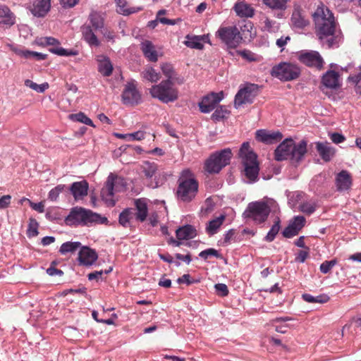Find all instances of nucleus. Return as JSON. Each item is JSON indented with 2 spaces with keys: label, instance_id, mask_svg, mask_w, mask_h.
Segmentation results:
<instances>
[{
  "label": "nucleus",
  "instance_id": "nucleus-1",
  "mask_svg": "<svg viewBox=\"0 0 361 361\" xmlns=\"http://www.w3.org/2000/svg\"><path fill=\"white\" fill-rule=\"evenodd\" d=\"M312 16L316 35L320 40L335 34L336 23L335 18L328 8L324 6H318Z\"/></svg>",
  "mask_w": 361,
  "mask_h": 361
},
{
  "label": "nucleus",
  "instance_id": "nucleus-2",
  "mask_svg": "<svg viewBox=\"0 0 361 361\" xmlns=\"http://www.w3.org/2000/svg\"><path fill=\"white\" fill-rule=\"evenodd\" d=\"M306 152L307 142L305 140H302L295 145L293 139L288 138L277 146L274 153L275 159L281 161L289 159L298 163L305 157Z\"/></svg>",
  "mask_w": 361,
  "mask_h": 361
},
{
  "label": "nucleus",
  "instance_id": "nucleus-3",
  "mask_svg": "<svg viewBox=\"0 0 361 361\" xmlns=\"http://www.w3.org/2000/svg\"><path fill=\"white\" fill-rule=\"evenodd\" d=\"M67 225H84L87 226L92 223L106 224L108 219L93 212L91 210L82 207H74L65 220Z\"/></svg>",
  "mask_w": 361,
  "mask_h": 361
},
{
  "label": "nucleus",
  "instance_id": "nucleus-4",
  "mask_svg": "<svg viewBox=\"0 0 361 361\" xmlns=\"http://www.w3.org/2000/svg\"><path fill=\"white\" fill-rule=\"evenodd\" d=\"M198 183L192 176L189 169H185L178 178V186L177 190L178 197L183 202H188L193 200L197 195Z\"/></svg>",
  "mask_w": 361,
  "mask_h": 361
},
{
  "label": "nucleus",
  "instance_id": "nucleus-5",
  "mask_svg": "<svg viewBox=\"0 0 361 361\" xmlns=\"http://www.w3.org/2000/svg\"><path fill=\"white\" fill-rule=\"evenodd\" d=\"M126 187V181L123 178L111 173L106 180L104 188L100 191L102 200L110 207L116 204L114 193L121 192Z\"/></svg>",
  "mask_w": 361,
  "mask_h": 361
},
{
  "label": "nucleus",
  "instance_id": "nucleus-6",
  "mask_svg": "<svg viewBox=\"0 0 361 361\" xmlns=\"http://www.w3.org/2000/svg\"><path fill=\"white\" fill-rule=\"evenodd\" d=\"M232 157L233 154L229 148L216 151L204 161V169L208 173H218L231 163Z\"/></svg>",
  "mask_w": 361,
  "mask_h": 361
},
{
  "label": "nucleus",
  "instance_id": "nucleus-7",
  "mask_svg": "<svg viewBox=\"0 0 361 361\" xmlns=\"http://www.w3.org/2000/svg\"><path fill=\"white\" fill-rule=\"evenodd\" d=\"M135 209L128 208L122 211L118 216V222L123 227L130 226V221L135 219L137 221L143 222L147 216V206L145 199L135 200Z\"/></svg>",
  "mask_w": 361,
  "mask_h": 361
},
{
  "label": "nucleus",
  "instance_id": "nucleus-8",
  "mask_svg": "<svg viewBox=\"0 0 361 361\" xmlns=\"http://www.w3.org/2000/svg\"><path fill=\"white\" fill-rule=\"evenodd\" d=\"M270 207L264 201H255L250 202L243 212L245 219H251L256 224H262L267 220L270 213Z\"/></svg>",
  "mask_w": 361,
  "mask_h": 361
},
{
  "label": "nucleus",
  "instance_id": "nucleus-9",
  "mask_svg": "<svg viewBox=\"0 0 361 361\" xmlns=\"http://www.w3.org/2000/svg\"><path fill=\"white\" fill-rule=\"evenodd\" d=\"M215 37L225 44L228 49H236L242 41L240 32L236 26H221L216 31Z\"/></svg>",
  "mask_w": 361,
  "mask_h": 361
},
{
  "label": "nucleus",
  "instance_id": "nucleus-10",
  "mask_svg": "<svg viewBox=\"0 0 361 361\" xmlns=\"http://www.w3.org/2000/svg\"><path fill=\"white\" fill-rule=\"evenodd\" d=\"M301 69L297 64L283 62L276 65L271 70V75L281 81H293L298 78Z\"/></svg>",
  "mask_w": 361,
  "mask_h": 361
},
{
  "label": "nucleus",
  "instance_id": "nucleus-11",
  "mask_svg": "<svg viewBox=\"0 0 361 361\" xmlns=\"http://www.w3.org/2000/svg\"><path fill=\"white\" fill-rule=\"evenodd\" d=\"M296 58L303 65L316 71H323L325 65L322 56L317 51L302 50L296 54Z\"/></svg>",
  "mask_w": 361,
  "mask_h": 361
},
{
  "label": "nucleus",
  "instance_id": "nucleus-12",
  "mask_svg": "<svg viewBox=\"0 0 361 361\" xmlns=\"http://www.w3.org/2000/svg\"><path fill=\"white\" fill-rule=\"evenodd\" d=\"M258 86L255 84L248 83L240 88L234 97V107L240 108L245 104H251L257 97Z\"/></svg>",
  "mask_w": 361,
  "mask_h": 361
},
{
  "label": "nucleus",
  "instance_id": "nucleus-13",
  "mask_svg": "<svg viewBox=\"0 0 361 361\" xmlns=\"http://www.w3.org/2000/svg\"><path fill=\"white\" fill-rule=\"evenodd\" d=\"M39 44L42 47L49 46V51L53 54L61 56H76L78 54L77 51L73 49H66L61 47V42L54 37H44L40 38Z\"/></svg>",
  "mask_w": 361,
  "mask_h": 361
},
{
  "label": "nucleus",
  "instance_id": "nucleus-14",
  "mask_svg": "<svg viewBox=\"0 0 361 361\" xmlns=\"http://www.w3.org/2000/svg\"><path fill=\"white\" fill-rule=\"evenodd\" d=\"M178 82L161 81L159 82V98L163 103H171L178 98Z\"/></svg>",
  "mask_w": 361,
  "mask_h": 361
},
{
  "label": "nucleus",
  "instance_id": "nucleus-15",
  "mask_svg": "<svg viewBox=\"0 0 361 361\" xmlns=\"http://www.w3.org/2000/svg\"><path fill=\"white\" fill-rule=\"evenodd\" d=\"M241 164L244 167V173L246 178L250 182H255L258 178L259 164L255 153H251L247 158L241 159Z\"/></svg>",
  "mask_w": 361,
  "mask_h": 361
},
{
  "label": "nucleus",
  "instance_id": "nucleus-16",
  "mask_svg": "<svg viewBox=\"0 0 361 361\" xmlns=\"http://www.w3.org/2000/svg\"><path fill=\"white\" fill-rule=\"evenodd\" d=\"M223 98V92H212L202 97L199 104L200 111L203 114H208L214 110Z\"/></svg>",
  "mask_w": 361,
  "mask_h": 361
},
{
  "label": "nucleus",
  "instance_id": "nucleus-17",
  "mask_svg": "<svg viewBox=\"0 0 361 361\" xmlns=\"http://www.w3.org/2000/svg\"><path fill=\"white\" fill-rule=\"evenodd\" d=\"M197 235V231L195 226L191 225H185L179 227L176 231V237L178 240L171 238V242L176 247H179L183 244L182 240L193 239Z\"/></svg>",
  "mask_w": 361,
  "mask_h": 361
},
{
  "label": "nucleus",
  "instance_id": "nucleus-18",
  "mask_svg": "<svg viewBox=\"0 0 361 361\" xmlns=\"http://www.w3.org/2000/svg\"><path fill=\"white\" fill-rule=\"evenodd\" d=\"M140 94L137 90L133 83H128L122 93V101L123 104L135 105L140 101Z\"/></svg>",
  "mask_w": 361,
  "mask_h": 361
},
{
  "label": "nucleus",
  "instance_id": "nucleus-19",
  "mask_svg": "<svg viewBox=\"0 0 361 361\" xmlns=\"http://www.w3.org/2000/svg\"><path fill=\"white\" fill-rule=\"evenodd\" d=\"M305 218L302 216H296L294 217L293 221L291 222L287 228H284L282 234L286 238H291L298 235L300 231L304 228L305 225Z\"/></svg>",
  "mask_w": 361,
  "mask_h": 361
},
{
  "label": "nucleus",
  "instance_id": "nucleus-20",
  "mask_svg": "<svg viewBox=\"0 0 361 361\" xmlns=\"http://www.w3.org/2000/svg\"><path fill=\"white\" fill-rule=\"evenodd\" d=\"M291 23L293 27L304 29L309 25L308 17L306 12L300 6H295L291 16Z\"/></svg>",
  "mask_w": 361,
  "mask_h": 361
},
{
  "label": "nucleus",
  "instance_id": "nucleus-21",
  "mask_svg": "<svg viewBox=\"0 0 361 361\" xmlns=\"http://www.w3.org/2000/svg\"><path fill=\"white\" fill-rule=\"evenodd\" d=\"M98 255L95 250L87 247H82L79 251L78 260L80 265L92 266L97 260Z\"/></svg>",
  "mask_w": 361,
  "mask_h": 361
},
{
  "label": "nucleus",
  "instance_id": "nucleus-22",
  "mask_svg": "<svg viewBox=\"0 0 361 361\" xmlns=\"http://www.w3.org/2000/svg\"><path fill=\"white\" fill-rule=\"evenodd\" d=\"M283 135L280 131L269 132L267 130H257L256 132V139L265 144H273L281 141Z\"/></svg>",
  "mask_w": 361,
  "mask_h": 361
},
{
  "label": "nucleus",
  "instance_id": "nucleus-23",
  "mask_svg": "<svg viewBox=\"0 0 361 361\" xmlns=\"http://www.w3.org/2000/svg\"><path fill=\"white\" fill-rule=\"evenodd\" d=\"M340 77L341 75L336 71L330 69L323 75L322 83L327 88H338L341 87Z\"/></svg>",
  "mask_w": 361,
  "mask_h": 361
},
{
  "label": "nucleus",
  "instance_id": "nucleus-24",
  "mask_svg": "<svg viewBox=\"0 0 361 361\" xmlns=\"http://www.w3.org/2000/svg\"><path fill=\"white\" fill-rule=\"evenodd\" d=\"M316 148L319 157H321L325 162L330 161L335 156V148L331 146L329 142H317L316 143Z\"/></svg>",
  "mask_w": 361,
  "mask_h": 361
},
{
  "label": "nucleus",
  "instance_id": "nucleus-25",
  "mask_svg": "<svg viewBox=\"0 0 361 361\" xmlns=\"http://www.w3.org/2000/svg\"><path fill=\"white\" fill-rule=\"evenodd\" d=\"M51 7L50 0H35L30 8L32 15L43 17L48 13Z\"/></svg>",
  "mask_w": 361,
  "mask_h": 361
},
{
  "label": "nucleus",
  "instance_id": "nucleus-26",
  "mask_svg": "<svg viewBox=\"0 0 361 361\" xmlns=\"http://www.w3.org/2000/svg\"><path fill=\"white\" fill-rule=\"evenodd\" d=\"M343 334L348 333L353 336H361V315L352 318L349 323L344 325L342 329Z\"/></svg>",
  "mask_w": 361,
  "mask_h": 361
},
{
  "label": "nucleus",
  "instance_id": "nucleus-27",
  "mask_svg": "<svg viewBox=\"0 0 361 361\" xmlns=\"http://www.w3.org/2000/svg\"><path fill=\"white\" fill-rule=\"evenodd\" d=\"M161 70L165 77L162 81L178 82V85L183 83V79L178 75L171 63L162 64Z\"/></svg>",
  "mask_w": 361,
  "mask_h": 361
},
{
  "label": "nucleus",
  "instance_id": "nucleus-28",
  "mask_svg": "<svg viewBox=\"0 0 361 361\" xmlns=\"http://www.w3.org/2000/svg\"><path fill=\"white\" fill-rule=\"evenodd\" d=\"M82 37H83L87 44L90 47H97L100 42L95 34V30L90 25H83L80 27Z\"/></svg>",
  "mask_w": 361,
  "mask_h": 361
},
{
  "label": "nucleus",
  "instance_id": "nucleus-29",
  "mask_svg": "<svg viewBox=\"0 0 361 361\" xmlns=\"http://www.w3.org/2000/svg\"><path fill=\"white\" fill-rule=\"evenodd\" d=\"M140 49L145 57L151 62H155L158 60V54L155 47L151 41L144 40L140 44Z\"/></svg>",
  "mask_w": 361,
  "mask_h": 361
},
{
  "label": "nucleus",
  "instance_id": "nucleus-30",
  "mask_svg": "<svg viewBox=\"0 0 361 361\" xmlns=\"http://www.w3.org/2000/svg\"><path fill=\"white\" fill-rule=\"evenodd\" d=\"M15 23V16L6 6H0V27H11Z\"/></svg>",
  "mask_w": 361,
  "mask_h": 361
},
{
  "label": "nucleus",
  "instance_id": "nucleus-31",
  "mask_svg": "<svg viewBox=\"0 0 361 361\" xmlns=\"http://www.w3.org/2000/svg\"><path fill=\"white\" fill-rule=\"evenodd\" d=\"M69 190H71L75 200H78L87 195L88 184L85 180L75 182Z\"/></svg>",
  "mask_w": 361,
  "mask_h": 361
},
{
  "label": "nucleus",
  "instance_id": "nucleus-32",
  "mask_svg": "<svg viewBox=\"0 0 361 361\" xmlns=\"http://www.w3.org/2000/svg\"><path fill=\"white\" fill-rule=\"evenodd\" d=\"M233 10L235 11L237 16L241 18H252L255 16V10L250 4L244 1L237 2L234 4Z\"/></svg>",
  "mask_w": 361,
  "mask_h": 361
},
{
  "label": "nucleus",
  "instance_id": "nucleus-33",
  "mask_svg": "<svg viewBox=\"0 0 361 361\" xmlns=\"http://www.w3.org/2000/svg\"><path fill=\"white\" fill-rule=\"evenodd\" d=\"M336 187L338 190H345L350 188L351 178L350 173L346 171H342L336 176Z\"/></svg>",
  "mask_w": 361,
  "mask_h": 361
},
{
  "label": "nucleus",
  "instance_id": "nucleus-34",
  "mask_svg": "<svg viewBox=\"0 0 361 361\" xmlns=\"http://www.w3.org/2000/svg\"><path fill=\"white\" fill-rule=\"evenodd\" d=\"M207 36H190L188 35L185 37L186 40L184 44L186 47L190 49H202L204 47L203 42L207 39Z\"/></svg>",
  "mask_w": 361,
  "mask_h": 361
},
{
  "label": "nucleus",
  "instance_id": "nucleus-35",
  "mask_svg": "<svg viewBox=\"0 0 361 361\" xmlns=\"http://www.w3.org/2000/svg\"><path fill=\"white\" fill-rule=\"evenodd\" d=\"M141 78L142 80L147 82H156L158 81V73L152 66H147L144 71H142Z\"/></svg>",
  "mask_w": 361,
  "mask_h": 361
},
{
  "label": "nucleus",
  "instance_id": "nucleus-36",
  "mask_svg": "<svg viewBox=\"0 0 361 361\" xmlns=\"http://www.w3.org/2000/svg\"><path fill=\"white\" fill-rule=\"evenodd\" d=\"M224 220L225 216L221 215L220 216L216 217L213 220L209 221L208 225L206 227L207 233L210 235L216 233Z\"/></svg>",
  "mask_w": 361,
  "mask_h": 361
},
{
  "label": "nucleus",
  "instance_id": "nucleus-37",
  "mask_svg": "<svg viewBox=\"0 0 361 361\" xmlns=\"http://www.w3.org/2000/svg\"><path fill=\"white\" fill-rule=\"evenodd\" d=\"M302 298L308 303L324 304L329 300V297L325 294L314 297L310 293H305L302 295Z\"/></svg>",
  "mask_w": 361,
  "mask_h": 361
},
{
  "label": "nucleus",
  "instance_id": "nucleus-38",
  "mask_svg": "<svg viewBox=\"0 0 361 361\" xmlns=\"http://www.w3.org/2000/svg\"><path fill=\"white\" fill-rule=\"evenodd\" d=\"M215 111L212 115V119L215 122H219L221 120L227 118L228 116L231 112L225 106H219L214 109Z\"/></svg>",
  "mask_w": 361,
  "mask_h": 361
},
{
  "label": "nucleus",
  "instance_id": "nucleus-39",
  "mask_svg": "<svg viewBox=\"0 0 361 361\" xmlns=\"http://www.w3.org/2000/svg\"><path fill=\"white\" fill-rule=\"evenodd\" d=\"M90 26L95 31L104 27V19L97 12H92L89 16Z\"/></svg>",
  "mask_w": 361,
  "mask_h": 361
},
{
  "label": "nucleus",
  "instance_id": "nucleus-40",
  "mask_svg": "<svg viewBox=\"0 0 361 361\" xmlns=\"http://www.w3.org/2000/svg\"><path fill=\"white\" fill-rule=\"evenodd\" d=\"M115 1L118 6V12L124 16L133 14L137 11L134 7H128L126 0H115Z\"/></svg>",
  "mask_w": 361,
  "mask_h": 361
},
{
  "label": "nucleus",
  "instance_id": "nucleus-41",
  "mask_svg": "<svg viewBox=\"0 0 361 361\" xmlns=\"http://www.w3.org/2000/svg\"><path fill=\"white\" fill-rule=\"evenodd\" d=\"M68 118L73 121H78L81 123H84L85 125L94 127V124L91 118L85 115V113L80 112L76 114H69Z\"/></svg>",
  "mask_w": 361,
  "mask_h": 361
},
{
  "label": "nucleus",
  "instance_id": "nucleus-42",
  "mask_svg": "<svg viewBox=\"0 0 361 361\" xmlns=\"http://www.w3.org/2000/svg\"><path fill=\"white\" fill-rule=\"evenodd\" d=\"M81 244L79 242H66L61 244L59 252L61 255L67 253H73L80 247Z\"/></svg>",
  "mask_w": 361,
  "mask_h": 361
},
{
  "label": "nucleus",
  "instance_id": "nucleus-43",
  "mask_svg": "<svg viewBox=\"0 0 361 361\" xmlns=\"http://www.w3.org/2000/svg\"><path fill=\"white\" fill-rule=\"evenodd\" d=\"M288 0H262L264 4L274 10H286Z\"/></svg>",
  "mask_w": 361,
  "mask_h": 361
},
{
  "label": "nucleus",
  "instance_id": "nucleus-44",
  "mask_svg": "<svg viewBox=\"0 0 361 361\" xmlns=\"http://www.w3.org/2000/svg\"><path fill=\"white\" fill-rule=\"evenodd\" d=\"M348 81L355 87V92L361 94V67L348 77Z\"/></svg>",
  "mask_w": 361,
  "mask_h": 361
},
{
  "label": "nucleus",
  "instance_id": "nucleus-45",
  "mask_svg": "<svg viewBox=\"0 0 361 361\" xmlns=\"http://www.w3.org/2000/svg\"><path fill=\"white\" fill-rule=\"evenodd\" d=\"M114 67L112 66L109 59H104L100 61L98 66V71L102 75L104 76H109L111 75Z\"/></svg>",
  "mask_w": 361,
  "mask_h": 361
},
{
  "label": "nucleus",
  "instance_id": "nucleus-46",
  "mask_svg": "<svg viewBox=\"0 0 361 361\" xmlns=\"http://www.w3.org/2000/svg\"><path fill=\"white\" fill-rule=\"evenodd\" d=\"M25 85L30 87L32 90L37 92H43L49 87L47 82H44L42 85H37L36 82H32L30 80H25Z\"/></svg>",
  "mask_w": 361,
  "mask_h": 361
},
{
  "label": "nucleus",
  "instance_id": "nucleus-47",
  "mask_svg": "<svg viewBox=\"0 0 361 361\" xmlns=\"http://www.w3.org/2000/svg\"><path fill=\"white\" fill-rule=\"evenodd\" d=\"M280 220L278 219L275 221L272 227H271L267 235L265 236V240L267 242H271L275 239L276 235L280 231Z\"/></svg>",
  "mask_w": 361,
  "mask_h": 361
},
{
  "label": "nucleus",
  "instance_id": "nucleus-48",
  "mask_svg": "<svg viewBox=\"0 0 361 361\" xmlns=\"http://www.w3.org/2000/svg\"><path fill=\"white\" fill-rule=\"evenodd\" d=\"M157 170V166L154 162L146 161L144 164V172L147 178H152Z\"/></svg>",
  "mask_w": 361,
  "mask_h": 361
},
{
  "label": "nucleus",
  "instance_id": "nucleus-49",
  "mask_svg": "<svg viewBox=\"0 0 361 361\" xmlns=\"http://www.w3.org/2000/svg\"><path fill=\"white\" fill-rule=\"evenodd\" d=\"M337 264V259L325 260L319 266V271L323 274H327L331 271L332 267Z\"/></svg>",
  "mask_w": 361,
  "mask_h": 361
},
{
  "label": "nucleus",
  "instance_id": "nucleus-50",
  "mask_svg": "<svg viewBox=\"0 0 361 361\" xmlns=\"http://www.w3.org/2000/svg\"><path fill=\"white\" fill-rule=\"evenodd\" d=\"M66 186L62 184L58 185L54 189L50 190L49 192V200L50 201H55L59 197V195L63 192Z\"/></svg>",
  "mask_w": 361,
  "mask_h": 361
},
{
  "label": "nucleus",
  "instance_id": "nucleus-51",
  "mask_svg": "<svg viewBox=\"0 0 361 361\" xmlns=\"http://www.w3.org/2000/svg\"><path fill=\"white\" fill-rule=\"evenodd\" d=\"M37 221L35 219H30L27 234L29 237H35L37 235Z\"/></svg>",
  "mask_w": 361,
  "mask_h": 361
},
{
  "label": "nucleus",
  "instance_id": "nucleus-52",
  "mask_svg": "<svg viewBox=\"0 0 361 361\" xmlns=\"http://www.w3.org/2000/svg\"><path fill=\"white\" fill-rule=\"evenodd\" d=\"M300 211L307 215H310L315 211V204L307 202L302 203L300 205Z\"/></svg>",
  "mask_w": 361,
  "mask_h": 361
},
{
  "label": "nucleus",
  "instance_id": "nucleus-53",
  "mask_svg": "<svg viewBox=\"0 0 361 361\" xmlns=\"http://www.w3.org/2000/svg\"><path fill=\"white\" fill-rule=\"evenodd\" d=\"M199 255L204 260L207 259L209 256H214L217 258L220 257L218 250H215L214 248H207L204 250L200 253Z\"/></svg>",
  "mask_w": 361,
  "mask_h": 361
},
{
  "label": "nucleus",
  "instance_id": "nucleus-54",
  "mask_svg": "<svg viewBox=\"0 0 361 361\" xmlns=\"http://www.w3.org/2000/svg\"><path fill=\"white\" fill-rule=\"evenodd\" d=\"M250 148V146L249 142H245L243 144V145H241L239 150V156L241 159L247 158L250 154L255 153L253 151H251Z\"/></svg>",
  "mask_w": 361,
  "mask_h": 361
},
{
  "label": "nucleus",
  "instance_id": "nucleus-55",
  "mask_svg": "<svg viewBox=\"0 0 361 361\" xmlns=\"http://www.w3.org/2000/svg\"><path fill=\"white\" fill-rule=\"evenodd\" d=\"M238 54L240 55V56L245 60L250 61H257V55L250 50L245 49L243 51H238Z\"/></svg>",
  "mask_w": 361,
  "mask_h": 361
},
{
  "label": "nucleus",
  "instance_id": "nucleus-56",
  "mask_svg": "<svg viewBox=\"0 0 361 361\" xmlns=\"http://www.w3.org/2000/svg\"><path fill=\"white\" fill-rule=\"evenodd\" d=\"M276 23V21L271 20L268 17H265L263 21V30L267 32H274Z\"/></svg>",
  "mask_w": 361,
  "mask_h": 361
},
{
  "label": "nucleus",
  "instance_id": "nucleus-57",
  "mask_svg": "<svg viewBox=\"0 0 361 361\" xmlns=\"http://www.w3.org/2000/svg\"><path fill=\"white\" fill-rule=\"evenodd\" d=\"M56 264L54 261L51 263V265L47 270V274L51 276H61L63 275V271L61 270L56 269V267H55Z\"/></svg>",
  "mask_w": 361,
  "mask_h": 361
},
{
  "label": "nucleus",
  "instance_id": "nucleus-58",
  "mask_svg": "<svg viewBox=\"0 0 361 361\" xmlns=\"http://www.w3.org/2000/svg\"><path fill=\"white\" fill-rule=\"evenodd\" d=\"M214 288L218 294L221 297L226 296L228 293V288L224 283H217L214 286Z\"/></svg>",
  "mask_w": 361,
  "mask_h": 361
},
{
  "label": "nucleus",
  "instance_id": "nucleus-59",
  "mask_svg": "<svg viewBox=\"0 0 361 361\" xmlns=\"http://www.w3.org/2000/svg\"><path fill=\"white\" fill-rule=\"evenodd\" d=\"M308 257V248L306 247V250H300L298 255H296L295 257V262L302 263L304 262L307 257Z\"/></svg>",
  "mask_w": 361,
  "mask_h": 361
},
{
  "label": "nucleus",
  "instance_id": "nucleus-60",
  "mask_svg": "<svg viewBox=\"0 0 361 361\" xmlns=\"http://www.w3.org/2000/svg\"><path fill=\"white\" fill-rule=\"evenodd\" d=\"M175 259L176 260H182L186 264H189L191 262V255L189 252L187 254L183 255V254H175Z\"/></svg>",
  "mask_w": 361,
  "mask_h": 361
},
{
  "label": "nucleus",
  "instance_id": "nucleus-61",
  "mask_svg": "<svg viewBox=\"0 0 361 361\" xmlns=\"http://www.w3.org/2000/svg\"><path fill=\"white\" fill-rule=\"evenodd\" d=\"M11 196L10 195H5L0 198V209H5L10 205Z\"/></svg>",
  "mask_w": 361,
  "mask_h": 361
},
{
  "label": "nucleus",
  "instance_id": "nucleus-62",
  "mask_svg": "<svg viewBox=\"0 0 361 361\" xmlns=\"http://www.w3.org/2000/svg\"><path fill=\"white\" fill-rule=\"evenodd\" d=\"M128 140H141L145 139V133L137 131L131 134H128Z\"/></svg>",
  "mask_w": 361,
  "mask_h": 361
},
{
  "label": "nucleus",
  "instance_id": "nucleus-63",
  "mask_svg": "<svg viewBox=\"0 0 361 361\" xmlns=\"http://www.w3.org/2000/svg\"><path fill=\"white\" fill-rule=\"evenodd\" d=\"M331 140L336 144H340L345 140V137L340 133H334L330 135Z\"/></svg>",
  "mask_w": 361,
  "mask_h": 361
},
{
  "label": "nucleus",
  "instance_id": "nucleus-64",
  "mask_svg": "<svg viewBox=\"0 0 361 361\" xmlns=\"http://www.w3.org/2000/svg\"><path fill=\"white\" fill-rule=\"evenodd\" d=\"M30 202V207H31L32 209L34 210L37 211L38 212L42 213L44 211V205L42 202L35 203L30 200H28Z\"/></svg>",
  "mask_w": 361,
  "mask_h": 361
}]
</instances>
